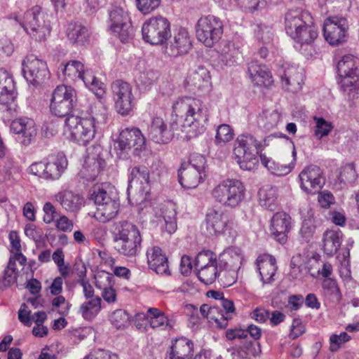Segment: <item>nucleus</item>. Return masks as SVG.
I'll return each instance as SVG.
<instances>
[{"label": "nucleus", "instance_id": "obj_58", "mask_svg": "<svg viewBox=\"0 0 359 359\" xmlns=\"http://www.w3.org/2000/svg\"><path fill=\"white\" fill-rule=\"evenodd\" d=\"M109 320L114 327L121 329L129 323L130 316L125 310L116 309L110 315Z\"/></svg>", "mask_w": 359, "mask_h": 359}, {"label": "nucleus", "instance_id": "obj_5", "mask_svg": "<svg viewBox=\"0 0 359 359\" xmlns=\"http://www.w3.org/2000/svg\"><path fill=\"white\" fill-rule=\"evenodd\" d=\"M113 234L116 241L121 242L118 251L127 257H135L141 248L142 237L135 224L128 221L114 224Z\"/></svg>", "mask_w": 359, "mask_h": 359}, {"label": "nucleus", "instance_id": "obj_38", "mask_svg": "<svg viewBox=\"0 0 359 359\" xmlns=\"http://www.w3.org/2000/svg\"><path fill=\"white\" fill-rule=\"evenodd\" d=\"M67 35L71 43L78 46H84L89 42L88 29L80 22H72L68 25Z\"/></svg>", "mask_w": 359, "mask_h": 359}, {"label": "nucleus", "instance_id": "obj_56", "mask_svg": "<svg viewBox=\"0 0 359 359\" xmlns=\"http://www.w3.org/2000/svg\"><path fill=\"white\" fill-rule=\"evenodd\" d=\"M323 289L325 295L333 302H339L341 299V293L337 282L332 278H326L323 282Z\"/></svg>", "mask_w": 359, "mask_h": 359}, {"label": "nucleus", "instance_id": "obj_60", "mask_svg": "<svg viewBox=\"0 0 359 359\" xmlns=\"http://www.w3.org/2000/svg\"><path fill=\"white\" fill-rule=\"evenodd\" d=\"M357 174L353 163H347L341 168L338 177L340 183L344 184H351L355 182Z\"/></svg>", "mask_w": 359, "mask_h": 359}, {"label": "nucleus", "instance_id": "obj_42", "mask_svg": "<svg viewBox=\"0 0 359 359\" xmlns=\"http://www.w3.org/2000/svg\"><path fill=\"white\" fill-rule=\"evenodd\" d=\"M259 158L262 164L266 168L271 174L276 176H285L288 175L294 166V163L280 164L263 154H260Z\"/></svg>", "mask_w": 359, "mask_h": 359}, {"label": "nucleus", "instance_id": "obj_20", "mask_svg": "<svg viewBox=\"0 0 359 359\" xmlns=\"http://www.w3.org/2000/svg\"><path fill=\"white\" fill-rule=\"evenodd\" d=\"M282 86L287 90L295 93L302 88L304 69L297 65H283L278 70Z\"/></svg>", "mask_w": 359, "mask_h": 359}, {"label": "nucleus", "instance_id": "obj_11", "mask_svg": "<svg viewBox=\"0 0 359 359\" xmlns=\"http://www.w3.org/2000/svg\"><path fill=\"white\" fill-rule=\"evenodd\" d=\"M76 93L74 88L69 86H58L53 92L50 100V109L53 114L57 116H70L76 102Z\"/></svg>", "mask_w": 359, "mask_h": 359}, {"label": "nucleus", "instance_id": "obj_39", "mask_svg": "<svg viewBox=\"0 0 359 359\" xmlns=\"http://www.w3.org/2000/svg\"><path fill=\"white\" fill-rule=\"evenodd\" d=\"M278 189L271 185H265L258 192L259 203L262 207L275 211L278 206Z\"/></svg>", "mask_w": 359, "mask_h": 359}, {"label": "nucleus", "instance_id": "obj_37", "mask_svg": "<svg viewBox=\"0 0 359 359\" xmlns=\"http://www.w3.org/2000/svg\"><path fill=\"white\" fill-rule=\"evenodd\" d=\"M188 83L202 93H208L212 87L210 73L204 67H198L196 71L192 72L188 78Z\"/></svg>", "mask_w": 359, "mask_h": 359}, {"label": "nucleus", "instance_id": "obj_45", "mask_svg": "<svg viewBox=\"0 0 359 359\" xmlns=\"http://www.w3.org/2000/svg\"><path fill=\"white\" fill-rule=\"evenodd\" d=\"M79 308V313L86 320H92L101 310L102 299L99 296L88 299Z\"/></svg>", "mask_w": 359, "mask_h": 359}, {"label": "nucleus", "instance_id": "obj_43", "mask_svg": "<svg viewBox=\"0 0 359 359\" xmlns=\"http://www.w3.org/2000/svg\"><path fill=\"white\" fill-rule=\"evenodd\" d=\"M120 210L119 200L104 205H101L96 208V211L94 214V217L96 220L102 223H107L115 219Z\"/></svg>", "mask_w": 359, "mask_h": 359}, {"label": "nucleus", "instance_id": "obj_35", "mask_svg": "<svg viewBox=\"0 0 359 359\" xmlns=\"http://www.w3.org/2000/svg\"><path fill=\"white\" fill-rule=\"evenodd\" d=\"M248 72L255 86L268 87L273 83L272 76L265 65L252 61L248 64Z\"/></svg>", "mask_w": 359, "mask_h": 359}, {"label": "nucleus", "instance_id": "obj_21", "mask_svg": "<svg viewBox=\"0 0 359 359\" xmlns=\"http://www.w3.org/2000/svg\"><path fill=\"white\" fill-rule=\"evenodd\" d=\"M178 129L177 123L173 121L168 128L162 118L155 117L149 128V137L156 143L166 144L172 140L174 131Z\"/></svg>", "mask_w": 359, "mask_h": 359}, {"label": "nucleus", "instance_id": "obj_30", "mask_svg": "<svg viewBox=\"0 0 359 359\" xmlns=\"http://www.w3.org/2000/svg\"><path fill=\"white\" fill-rule=\"evenodd\" d=\"M191 46L192 43L187 29L179 27L174 30L173 36L169 42L168 48L170 50L171 55L177 56L187 53Z\"/></svg>", "mask_w": 359, "mask_h": 359}, {"label": "nucleus", "instance_id": "obj_47", "mask_svg": "<svg viewBox=\"0 0 359 359\" xmlns=\"http://www.w3.org/2000/svg\"><path fill=\"white\" fill-rule=\"evenodd\" d=\"M280 118V114L276 110L267 109L262 111L257 118L260 128L269 131L275 128Z\"/></svg>", "mask_w": 359, "mask_h": 359}, {"label": "nucleus", "instance_id": "obj_63", "mask_svg": "<svg viewBox=\"0 0 359 359\" xmlns=\"http://www.w3.org/2000/svg\"><path fill=\"white\" fill-rule=\"evenodd\" d=\"M43 220L47 224L55 223L61 213L58 212L56 208L50 203L46 202L43 206Z\"/></svg>", "mask_w": 359, "mask_h": 359}, {"label": "nucleus", "instance_id": "obj_10", "mask_svg": "<svg viewBox=\"0 0 359 359\" xmlns=\"http://www.w3.org/2000/svg\"><path fill=\"white\" fill-rule=\"evenodd\" d=\"M144 41L151 45H160L170 36V23L161 15L152 16L147 19L142 27Z\"/></svg>", "mask_w": 359, "mask_h": 359}, {"label": "nucleus", "instance_id": "obj_59", "mask_svg": "<svg viewBox=\"0 0 359 359\" xmlns=\"http://www.w3.org/2000/svg\"><path fill=\"white\" fill-rule=\"evenodd\" d=\"M234 136L233 130L228 124H221L217 127L215 142L217 144L230 142Z\"/></svg>", "mask_w": 359, "mask_h": 359}, {"label": "nucleus", "instance_id": "obj_27", "mask_svg": "<svg viewBox=\"0 0 359 359\" xmlns=\"http://www.w3.org/2000/svg\"><path fill=\"white\" fill-rule=\"evenodd\" d=\"M308 23H311V16L301 10H292L285 15L286 33L293 39Z\"/></svg>", "mask_w": 359, "mask_h": 359}, {"label": "nucleus", "instance_id": "obj_40", "mask_svg": "<svg viewBox=\"0 0 359 359\" xmlns=\"http://www.w3.org/2000/svg\"><path fill=\"white\" fill-rule=\"evenodd\" d=\"M200 313L203 318H207L209 322L214 321L220 328H225L228 325V316H224V311L219 308V305L211 306L203 304L200 308Z\"/></svg>", "mask_w": 359, "mask_h": 359}, {"label": "nucleus", "instance_id": "obj_26", "mask_svg": "<svg viewBox=\"0 0 359 359\" xmlns=\"http://www.w3.org/2000/svg\"><path fill=\"white\" fill-rule=\"evenodd\" d=\"M318 36V29L311 22L304 26L292 39L296 42L295 48L303 55L309 56L312 55L313 43Z\"/></svg>", "mask_w": 359, "mask_h": 359}, {"label": "nucleus", "instance_id": "obj_16", "mask_svg": "<svg viewBox=\"0 0 359 359\" xmlns=\"http://www.w3.org/2000/svg\"><path fill=\"white\" fill-rule=\"evenodd\" d=\"M22 65L24 77L29 83L38 85L48 77L49 71L46 62L34 55L27 56Z\"/></svg>", "mask_w": 359, "mask_h": 359}, {"label": "nucleus", "instance_id": "obj_62", "mask_svg": "<svg viewBox=\"0 0 359 359\" xmlns=\"http://www.w3.org/2000/svg\"><path fill=\"white\" fill-rule=\"evenodd\" d=\"M159 74L153 69L146 70L141 72L137 78V81L144 88L153 85L158 79Z\"/></svg>", "mask_w": 359, "mask_h": 359}, {"label": "nucleus", "instance_id": "obj_52", "mask_svg": "<svg viewBox=\"0 0 359 359\" xmlns=\"http://www.w3.org/2000/svg\"><path fill=\"white\" fill-rule=\"evenodd\" d=\"M219 269L218 278L223 287H229L236 282L240 270L226 267L219 268Z\"/></svg>", "mask_w": 359, "mask_h": 359}, {"label": "nucleus", "instance_id": "obj_54", "mask_svg": "<svg viewBox=\"0 0 359 359\" xmlns=\"http://www.w3.org/2000/svg\"><path fill=\"white\" fill-rule=\"evenodd\" d=\"M255 35L259 43L269 45L273 39L272 27L266 24H257L255 28Z\"/></svg>", "mask_w": 359, "mask_h": 359}, {"label": "nucleus", "instance_id": "obj_32", "mask_svg": "<svg viewBox=\"0 0 359 359\" xmlns=\"http://www.w3.org/2000/svg\"><path fill=\"white\" fill-rule=\"evenodd\" d=\"M67 158L63 154L50 155L46 160V180L60 179L67 169Z\"/></svg>", "mask_w": 359, "mask_h": 359}, {"label": "nucleus", "instance_id": "obj_36", "mask_svg": "<svg viewBox=\"0 0 359 359\" xmlns=\"http://www.w3.org/2000/svg\"><path fill=\"white\" fill-rule=\"evenodd\" d=\"M243 255L239 248H231L224 250L218 257V268H230L240 270Z\"/></svg>", "mask_w": 359, "mask_h": 359}, {"label": "nucleus", "instance_id": "obj_24", "mask_svg": "<svg viewBox=\"0 0 359 359\" xmlns=\"http://www.w3.org/2000/svg\"><path fill=\"white\" fill-rule=\"evenodd\" d=\"M291 220V217L284 212H276L271 219V236L280 243L287 241V234L292 226Z\"/></svg>", "mask_w": 359, "mask_h": 359}, {"label": "nucleus", "instance_id": "obj_49", "mask_svg": "<svg viewBox=\"0 0 359 359\" xmlns=\"http://www.w3.org/2000/svg\"><path fill=\"white\" fill-rule=\"evenodd\" d=\"M15 94L13 90V83H0V104L8 106V110L17 111L15 103Z\"/></svg>", "mask_w": 359, "mask_h": 359}, {"label": "nucleus", "instance_id": "obj_34", "mask_svg": "<svg viewBox=\"0 0 359 359\" xmlns=\"http://www.w3.org/2000/svg\"><path fill=\"white\" fill-rule=\"evenodd\" d=\"M90 200L93 201L96 208L104 205L118 200L116 191L107 184L94 186L90 191Z\"/></svg>", "mask_w": 359, "mask_h": 359}, {"label": "nucleus", "instance_id": "obj_2", "mask_svg": "<svg viewBox=\"0 0 359 359\" xmlns=\"http://www.w3.org/2000/svg\"><path fill=\"white\" fill-rule=\"evenodd\" d=\"M109 119L107 109L98 103L91 109L88 116L72 115L65 119V132L79 144L86 145L94 137L97 130L105 126Z\"/></svg>", "mask_w": 359, "mask_h": 359}, {"label": "nucleus", "instance_id": "obj_53", "mask_svg": "<svg viewBox=\"0 0 359 359\" xmlns=\"http://www.w3.org/2000/svg\"><path fill=\"white\" fill-rule=\"evenodd\" d=\"M149 314V323L153 328L164 329L169 325L168 318L159 309L150 308L148 309Z\"/></svg>", "mask_w": 359, "mask_h": 359}, {"label": "nucleus", "instance_id": "obj_15", "mask_svg": "<svg viewBox=\"0 0 359 359\" xmlns=\"http://www.w3.org/2000/svg\"><path fill=\"white\" fill-rule=\"evenodd\" d=\"M195 265L198 269L199 280L209 285L218 278V264L215 254L210 250L200 252L196 259Z\"/></svg>", "mask_w": 359, "mask_h": 359}, {"label": "nucleus", "instance_id": "obj_46", "mask_svg": "<svg viewBox=\"0 0 359 359\" xmlns=\"http://www.w3.org/2000/svg\"><path fill=\"white\" fill-rule=\"evenodd\" d=\"M84 69L83 63L77 60H71L62 67L64 79L67 82L76 81L80 79Z\"/></svg>", "mask_w": 359, "mask_h": 359}, {"label": "nucleus", "instance_id": "obj_3", "mask_svg": "<svg viewBox=\"0 0 359 359\" xmlns=\"http://www.w3.org/2000/svg\"><path fill=\"white\" fill-rule=\"evenodd\" d=\"M261 143L250 134L239 135L234 141L233 156L241 169L251 171L259 163Z\"/></svg>", "mask_w": 359, "mask_h": 359}, {"label": "nucleus", "instance_id": "obj_14", "mask_svg": "<svg viewBox=\"0 0 359 359\" xmlns=\"http://www.w3.org/2000/svg\"><path fill=\"white\" fill-rule=\"evenodd\" d=\"M111 90L117 112L123 116L129 114L134 107L132 86L127 82L116 80L111 84Z\"/></svg>", "mask_w": 359, "mask_h": 359}, {"label": "nucleus", "instance_id": "obj_12", "mask_svg": "<svg viewBox=\"0 0 359 359\" xmlns=\"http://www.w3.org/2000/svg\"><path fill=\"white\" fill-rule=\"evenodd\" d=\"M109 15L108 26L111 33L123 43L129 41L133 36V28L128 13L121 7L112 6Z\"/></svg>", "mask_w": 359, "mask_h": 359}, {"label": "nucleus", "instance_id": "obj_48", "mask_svg": "<svg viewBox=\"0 0 359 359\" xmlns=\"http://www.w3.org/2000/svg\"><path fill=\"white\" fill-rule=\"evenodd\" d=\"M261 353L260 344L257 341H246L236 351H232V359H248L252 356H256Z\"/></svg>", "mask_w": 359, "mask_h": 359}, {"label": "nucleus", "instance_id": "obj_57", "mask_svg": "<svg viewBox=\"0 0 359 359\" xmlns=\"http://www.w3.org/2000/svg\"><path fill=\"white\" fill-rule=\"evenodd\" d=\"M305 262L306 258L300 254H297L292 257L290 261V273L293 278H297L304 271L306 272Z\"/></svg>", "mask_w": 359, "mask_h": 359}, {"label": "nucleus", "instance_id": "obj_22", "mask_svg": "<svg viewBox=\"0 0 359 359\" xmlns=\"http://www.w3.org/2000/svg\"><path fill=\"white\" fill-rule=\"evenodd\" d=\"M11 130L18 135V138L25 145L29 144L37 134L35 121L26 116L14 119L11 124Z\"/></svg>", "mask_w": 359, "mask_h": 359}, {"label": "nucleus", "instance_id": "obj_55", "mask_svg": "<svg viewBox=\"0 0 359 359\" xmlns=\"http://www.w3.org/2000/svg\"><path fill=\"white\" fill-rule=\"evenodd\" d=\"M215 1L221 4L224 8L234 5L250 11L257 9L259 4V0H215Z\"/></svg>", "mask_w": 359, "mask_h": 359}, {"label": "nucleus", "instance_id": "obj_64", "mask_svg": "<svg viewBox=\"0 0 359 359\" xmlns=\"http://www.w3.org/2000/svg\"><path fill=\"white\" fill-rule=\"evenodd\" d=\"M52 259L57 265V269L62 277L69 274V266L65 264V255L62 249H57L52 255Z\"/></svg>", "mask_w": 359, "mask_h": 359}, {"label": "nucleus", "instance_id": "obj_29", "mask_svg": "<svg viewBox=\"0 0 359 359\" xmlns=\"http://www.w3.org/2000/svg\"><path fill=\"white\" fill-rule=\"evenodd\" d=\"M146 256L149 267L156 273L169 275L168 257L158 246H151L147 249Z\"/></svg>", "mask_w": 359, "mask_h": 359}, {"label": "nucleus", "instance_id": "obj_17", "mask_svg": "<svg viewBox=\"0 0 359 359\" xmlns=\"http://www.w3.org/2000/svg\"><path fill=\"white\" fill-rule=\"evenodd\" d=\"M348 30V20L343 17H330L325 20L323 24L325 39L331 45H338L344 42Z\"/></svg>", "mask_w": 359, "mask_h": 359}, {"label": "nucleus", "instance_id": "obj_19", "mask_svg": "<svg viewBox=\"0 0 359 359\" xmlns=\"http://www.w3.org/2000/svg\"><path fill=\"white\" fill-rule=\"evenodd\" d=\"M301 189L309 194H314L325 184V178L320 167L311 165L306 167L299 175Z\"/></svg>", "mask_w": 359, "mask_h": 359}, {"label": "nucleus", "instance_id": "obj_8", "mask_svg": "<svg viewBox=\"0 0 359 359\" xmlns=\"http://www.w3.org/2000/svg\"><path fill=\"white\" fill-rule=\"evenodd\" d=\"M206 160L199 154L190 156L188 163L182 164L178 171L179 182L187 189L196 188L204 180Z\"/></svg>", "mask_w": 359, "mask_h": 359}, {"label": "nucleus", "instance_id": "obj_18", "mask_svg": "<svg viewBox=\"0 0 359 359\" xmlns=\"http://www.w3.org/2000/svg\"><path fill=\"white\" fill-rule=\"evenodd\" d=\"M145 144V138L141 130L137 128H126L120 133L118 138L114 141V150L120 154L127 152L132 147L135 150H141Z\"/></svg>", "mask_w": 359, "mask_h": 359}, {"label": "nucleus", "instance_id": "obj_51", "mask_svg": "<svg viewBox=\"0 0 359 359\" xmlns=\"http://www.w3.org/2000/svg\"><path fill=\"white\" fill-rule=\"evenodd\" d=\"M313 121L315 122L313 135L317 140H321L327 136L333 129L332 123L323 117L315 116Z\"/></svg>", "mask_w": 359, "mask_h": 359}, {"label": "nucleus", "instance_id": "obj_50", "mask_svg": "<svg viewBox=\"0 0 359 359\" xmlns=\"http://www.w3.org/2000/svg\"><path fill=\"white\" fill-rule=\"evenodd\" d=\"M162 217L165 222L166 231L171 234L177 229L176 211L172 204L166 205L162 210Z\"/></svg>", "mask_w": 359, "mask_h": 359}, {"label": "nucleus", "instance_id": "obj_1", "mask_svg": "<svg viewBox=\"0 0 359 359\" xmlns=\"http://www.w3.org/2000/svg\"><path fill=\"white\" fill-rule=\"evenodd\" d=\"M172 116L182 121L181 130L189 137L203 134L208 121V109L199 99L184 96L178 97L172 104Z\"/></svg>", "mask_w": 359, "mask_h": 359}, {"label": "nucleus", "instance_id": "obj_9", "mask_svg": "<svg viewBox=\"0 0 359 359\" xmlns=\"http://www.w3.org/2000/svg\"><path fill=\"white\" fill-rule=\"evenodd\" d=\"M196 37L207 47L217 43L223 34V22L214 15L201 17L196 25Z\"/></svg>", "mask_w": 359, "mask_h": 359}, {"label": "nucleus", "instance_id": "obj_13", "mask_svg": "<svg viewBox=\"0 0 359 359\" xmlns=\"http://www.w3.org/2000/svg\"><path fill=\"white\" fill-rule=\"evenodd\" d=\"M206 229L211 235L231 234L235 224L228 212L221 209H209L205 215Z\"/></svg>", "mask_w": 359, "mask_h": 359}, {"label": "nucleus", "instance_id": "obj_61", "mask_svg": "<svg viewBox=\"0 0 359 359\" xmlns=\"http://www.w3.org/2000/svg\"><path fill=\"white\" fill-rule=\"evenodd\" d=\"M351 337L346 332L339 334H332L330 337V351L337 352L346 342L351 340Z\"/></svg>", "mask_w": 359, "mask_h": 359}, {"label": "nucleus", "instance_id": "obj_33", "mask_svg": "<svg viewBox=\"0 0 359 359\" xmlns=\"http://www.w3.org/2000/svg\"><path fill=\"white\" fill-rule=\"evenodd\" d=\"M105 165V161L100 156V152L88 154L85 159L80 175L87 181L95 180Z\"/></svg>", "mask_w": 359, "mask_h": 359}, {"label": "nucleus", "instance_id": "obj_41", "mask_svg": "<svg viewBox=\"0 0 359 359\" xmlns=\"http://www.w3.org/2000/svg\"><path fill=\"white\" fill-rule=\"evenodd\" d=\"M342 233L339 230H327L323 234V251L327 256L337 253L341 245Z\"/></svg>", "mask_w": 359, "mask_h": 359}, {"label": "nucleus", "instance_id": "obj_25", "mask_svg": "<svg viewBox=\"0 0 359 359\" xmlns=\"http://www.w3.org/2000/svg\"><path fill=\"white\" fill-rule=\"evenodd\" d=\"M149 184V174L145 167L135 166L129 169L128 186L127 189L128 196L138 191L143 195Z\"/></svg>", "mask_w": 359, "mask_h": 359}, {"label": "nucleus", "instance_id": "obj_23", "mask_svg": "<svg viewBox=\"0 0 359 359\" xmlns=\"http://www.w3.org/2000/svg\"><path fill=\"white\" fill-rule=\"evenodd\" d=\"M218 65L233 67L238 64L241 55V45L234 41H222L217 48Z\"/></svg>", "mask_w": 359, "mask_h": 359}, {"label": "nucleus", "instance_id": "obj_44", "mask_svg": "<svg viewBox=\"0 0 359 359\" xmlns=\"http://www.w3.org/2000/svg\"><path fill=\"white\" fill-rule=\"evenodd\" d=\"M193 349V343L191 340L180 337L173 342L168 355L177 359H186Z\"/></svg>", "mask_w": 359, "mask_h": 359}, {"label": "nucleus", "instance_id": "obj_4", "mask_svg": "<svg viewBox=\"0 0 359 359\" xmlns=\"http://www.w3.org/2000/svg\"><path fill=\"white\" fill-rule=\"evenodd\" d=\"M339 83L350 100L359 97V59L351 54L344 55L337 63Z\"/></svg>", "mask_w": 359, "mask_h": 359}, {"label": "nucleus", "instance_id": "obj_7", "mask_svg": "<svg viewBox=\"0 0 359 359\" xmlns=\"http://www.w3.org/2000/svg\"><path fill=\"white\" fill-rule=\"evenodd\" d=\"M214 199L222 205L234 208L239 206L245 198V187L236 179H227L212 189Z\"/></svg>", "mask_w": 359, "mask_h": 359}, {"label": "nucleus", "instance_id": "obj_6", "mask_svg": "<svg viewBox=\"0 0 359 359\" xmlns=\"http://www.w3.org/2000/svg\"><path fill=\"white\" fill-rule=\"evenodd\" d=\"M19 21L25 31L36 41H45L50 34L48 15L39 6H35L25 12Z\"/></svg>", "mask_w": 359, "mask_h": 359}, {"label": "nucleus", "instance_id": "obj_28", "mask_svg": "<svg viewBox=\"0 0 359 359\" xmlns=\"http://www.w3.org/2000/svg\"><path fill=\"white\" fill-rule=\"evenodd\" d=\"M54 198L65 211L71 213L78 212L84 204L82 196L68 189L58 191Z\"/></svg>", "mask_w": 359, "mask_h": 359}, {"label": "nucleus", "instance_id": "obj_31", "mask_svg": "<svg viewBox=\"0 0 359 359\" xmlns=\"http://www.w3.org/2000/svg\"><path fill=\"white\" fill-rule=\"evenodd\" d=\"M256 265L263 285H271L277 271L276 259L270 255H262L257 257Z\"/></svg>", "mask_w": 359, "mask_h": 359}]
</instances>
